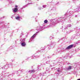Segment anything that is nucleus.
Segmentation results:
<instances>
[{"instance_id": "obj_1", "label": "nucleus", "mask_w": 80, "mask_h": 80, "mask_svg": "<svg viewBox=\"0 0 80 80\" xmlns=\"http://www.w3.org/2000/svg\"><path fill=\"white\" fill-rule=\"evenodd\" d=\"M72 25L71 24H68L67 25V26H64L63 27V28H64V29H66L67 27H71V26Z\"/></svg>"}, {"instance_id": "obj_2", "label": "nucleus", "mask_w": 80, "mask_h": 80, "mask_svg": "<svg viewBox=\"0 0 80 80\" xmlns=\"http://www.w3.org/2000/svg\"><path fill=\"white\" fill-rule=\"evenodd\" d=\"M73 45H71L68 47L66 48V49H70V48H72L73 47Z\"/></svg>"}, {"instance_id": "obj_3", "label": "nucleus", "mask_w": 80, "mask_h": 80, "mask_svg": "<svg viewBox=\"0 0 80 80\" xmlns=\"http://www.w3.org/2000/svg\"><path fill=\"white\" fill-rule=\"evenodd\" d=\"M80 8L79 7H78L76 9H75L76 12H78V10H80Z\"/></svg>"}, {"instance_id": "obj_4", "label": "nucleus", "mask_w": 80, "mask_h": 80, "mask_svg": "<svg viewBox=\"0 0 80 80\" xmlns=\"http://www.w3.org/2000/svg\"><path fill=\"white\" fill-rule=\"evenodd\" d=\"M67 15H68V14H67V13H66L65 14H64V17L63 18L64 20H65V19H66V18H67Z\"/></svg>"}, {"instance_id": "obj_5", "label": "nucleus", "mask_w": 80, "mask_h": 80, "mask_svg": "<svg viewBox=\"0 0 80 80\" xmlns=\"http://www.w3.org/2000/svg\"><path fill=\"white\" fill-rule=\"evenodd\" d=\"M15 18L16 19V20H19L20 18H21L20 17L17 16L15 17Z\"/></svg>"}, {"instance_id": "obj_6", "label": "nucleus", "mask_w": 80, "mask_h": 80, "mask_svg": "<svg viewBox=\"0 0 80 80\" xmlns=\"http://www.w3.org/2000/svg\"><path fill=\"white\" fill-rule=\"evenodd\" d=\"M21 45L22 47H25V46L26 45V44L25 43V42H23L21 43Z\"/></svg>"}, {"instance_id": "obj_7", "label": "nucleus", "mask_w": 80, "mask_h": 80, "mask_svg": "<svg viewBox=\"0 0 80 80\" xmlns=\"http://www.w3.org/2000/svg\"><path fill=\"white\" fill-rule=\"evenodd\" d=\"M72 69V67L69 66L68 68H66L67 70H71Z\"/></svg>"}, {"instance_id": "obj_8", "label": "nucleus", "mask_w": 80, "mask_h": 80, "mask_svg": "<svg viewBox=\"0 0 80 80\" xmlns=\"http://www.w3.org/2000/svg\"><path fill=\"white\" fill-rule=\"evenodd\" d=\"M17 11H18V9L16 8H15L13 10V11L14 12H17Z\"/></svg>"}, {"instance_id": "obj_9", "label": "nucleus", "mask_w": 80, "mask_h": 80, "mask_svg": "<svg viewBox=\"0 0 80 80\" xmlns=\"http://www.w3.org/2000/svg\"><path fill=\"white\" fill-rule=\"evenodd\" d=\"M35 71L34 70H32L29 71L28 72H30V73H33V72H35Z\"/></svg>"}, {"instance_id": "obj_10", "label": "nucleus", "mask_w": 80, "mask_h": 80, "mask_svg": "<svg viewBox=\"0 0 80 80\" xmlns=\"http://www.w3.org/2000/svg\"><path fill=\"white\" fill-rule=\"evenodd\" d=\"M37 35V34L36 33L34 34L32 37V38H34V37H35V36Z\"/></svg>"}, {"instance_id": "obj_11", "label": "nucleus", "mask_w": 80, "mask_h": 80, "mask_svg": "<svg viewBox=\"0 0 80 80\" xmlns=\"http://www.w3.org/2000/svg\"><path fill=\"white\" fill-rule=\"evenodd\" d=\"M69 13H70V15H72V14H73V12L72 11H70Z\"/></svg>"}, {"instance_id": "obj_12", "label": "nucleus", "mask_w": 80, "mask_h": 80, "mask_svg": "<svg viewBox=\"0 0 80 80\" xmlns=\"http://www.w3.org/2000/svg\"><path fill=\"white\" fill-rule=\"evenodd\" d=\"M44 22L45 23H47L48 22V21L47 20H45L44 21Z\"/></svg>"}, {"instance_id": "obj_13", "label": "nucleus", "mask_w": 80, "mask_h": 80, "mask_svg": "<svg viewBox=\"0 0 80 80\" xmlns=\"http://www.w3.org/2000/svg\"><path fill=\"white\" fill-rule=\"evenodd\" d=\"M58 72H60L61 70H60V68H58Z\"/></svg>"}, {"instance_id": "obj_14", "label": "nucleus", "mask_w": 80, "mask_h": 80, "mask_svg": "<svg viewBox=\"0 0 80 80\" xmlns=\"http://www.w3.org/2000/svg\"><path fill=\"white\" fill-rule=\"evenodd\" d=\"M42 7L43 8H45L46 7V5H43Z\"/></svg>"}, {"instance_id": "obj_15", "label": "nucleus", "mask_w": 80, "mask_h": 80, "mask_svg": "<svg viewBox=\"0 0 80 80\" xmlns=\"http://www.w3.org/2000/svg\"><path fill=\"white\" fill-rule=\"evenodd\" d=\"M39 10H41V7H40L39 8Z\"/></svg>"}, {"instance_id": "obj_16", "label": "nucleus", "mask_w": 80, "mask_h": 80, "mask_svg": "<svg viewBox=\"0 0 80 80\" xmlns=\"http://www.w3.org/2000/svg\"><path fill=\"white\" fill-rule=\"evenodd\" d=\"M37 29H38V31H39V30H40V29H39L38 28Z\"/></svg>"}, {"instance_id": "obj_17", "label": "nucleus", "mask_w": 80, "mask_h": 80, "mask_svg": "<svg viewBox=\"0 0 80 80\" xmlns=\"http://www.w3.org/2000/svg\"><path fill=\"white\" fill-rule=\"evenodd\" d=\"M30 4H32V3H29L28 5H30Z\"/></svg>"}, {"instance_id": "obj_18", "label": "nucleus", "mask_w": 80, "mask_h": 80, "mask_svg": "<svg viewBox=\"0 0 80 80\" xmlns=\"http://www.w3.org/2000/svg\"><path fill=\"white\" fill-rule=\"evenodd\" d=\"M75 17H77V15H76L75 16Z\"/></svg>"}, {"instance_id": "obj_19", "label": "nucleus", "mask_w": 80, "mask_h": 80, "mask_svg": "<svg viewBox=\"0 0 80 80\" xmlns=\"http://www.w3.org/2000/svg\"><path fill=\"white\" fill-rule=\"evenodd\" d=\"M18 6L17 5L15 6V7H17Z\"/></svg>"}, {"instance_id": "obj_20", "label": "nucleus", "mask_w": 80, "mask_h": 80, "mask_svg": "<svg viewBox=\"0 0 80 80\" xmlns=\"http://www.w3.org/2000/svg\"><path fill=\"white\" fill-rule=\"evenodd\" d=\"M8 66H9V67H10V65L9 64V65H8Z\"/></svg>"}, {"instance_id": "obj_21", "label": "nucleus", "mask_w": 80, "mask_h": 80, "mask_svg": "<svg viewBox=\"0 0 80 80\" xmlns=\"http://www.w3.org/2000/svg\"><path fill=\"white\" fill-rule=\"evenodd\" d=\"M77 80H80V79H78Z\"/></svg>"}, {"instance_id": "obj_22", "label": "nucleus", "mask_w": 80, "mask_h": 80, "mask_svg": "<svg viewBox=\"0 0 80 80\" xmlns=\"http://www.w3.org/2000/svg\"><path fill=\"white\" fill-rule=\"evenodd\" d=\"M38 33V32H36L37 33Z\"/></svg>"}]
</instances>
